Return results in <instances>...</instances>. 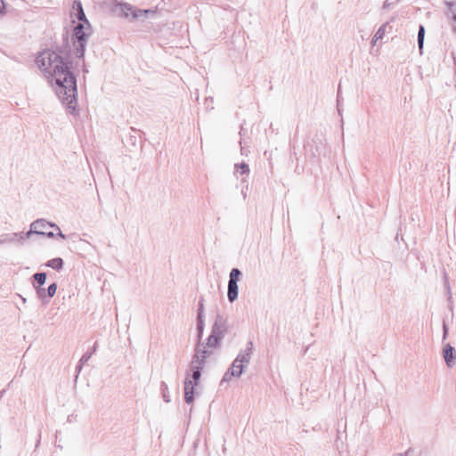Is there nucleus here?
Segmentation results:
<instances>
[{"instance_id":"nucleus-20","label":"nucleus","mask_w":456,"mask_h":456,"mask_svg":"<svg viewBox=\"0 0 456 456\" xmlns=\"http://www.w3.org/2000/svg\"><path fill=\"white\" fill-rule=\"evenodd\" d=\"M160 390H161L163 400L166 403H169L171 401L170 395H169V390H168L167 385L165 382H161Z\"/></svg>"},{"instance_id":"nucleus-11","label":"nucleus","mask_w":456,"mask_h":456,"mask_svg":"<svg viewBox=\"0 0 456 456\" xmlns=\"http://www.w3.org/2000/svg\"><path fill=\"white\" fill-rule=\"evenodd\" d=\"M447 6L446 15L452 20V29L456 34V0H445Z\"/></svg>"},{"instance_id":"nucleus-5","label":"nucleus","mask_w":456,"mask_h":456,"mask_svg":"<svg viewBox=\"0 0 456 456\" xmlns=\"http://www.w3.org/2000/svg\"><path fill=\"white\" fill-rule=\"evenodd\" d=\"M119 9L124 18H128L131 15L132 20H144L157 13L156 9H138L127 3L120 4Z\"/></svg>"},{"instance_id":"nucleus-23","label":"nucleus","mask_w":456,"mask_h":456,"mask_svg":"<svg viewBox=\"0 0 456 456\" xmlns=\"http://www.w3.org/2000/svg\"><path fill=\"white\" fill-rule=\"evenodd\" d=\"M57 288H58L57 283L56 282H53L46 289H47L46 295L49 296L50 299L53 298V296L55 295Z\"/></svg>"},{"instance_id":"nucleus-24","label":"nucleus","mask_w":456,"mask_h":456,"mask_svg":"<svg viewBox=\"0 0 456 456\" xmlns=\"http://www.w3.org/2000/svg\"><path fill=\"white\" fill-rule=\"evenodd\" d=\"M53 229L55 231H57V233L55 234V236L61 237V239H66V235L62 233L61 230L56 224H54Z\"/></svg>"},{"instance_id":"nucleus-19","label":"nucleus","mask_w":456,"mask_h":456,"mask_svg":"<svg viewBox=\"0 0 456 456\" xmlns=\"http://www.w3.org/2000/svg\"><path fill=\"white\" fill-rule=\"evenodd\" d=\"M235 171L240 173L241 175L249 173V167L247 163L241 162L240 164H235Z\"/></svg>"},{"instance_id":"nucleus-8","label":"nucleus","mask_w":456,"mask_h":456,"mask_svg":"<svg viewBox=\"0 0 456 456\" xmlns=\"http://www.w3.org/2000/svg\"><path fill=\"white\" fill-rule=\"evenodd\" d=\"M28 237L26 236V232H13V233H4L0 235V245L6 243H19L22 244Z\"/></svg>"},{"instance_id":"nucleus-15","label":"nucleus","mask_w":456,"mask_h":456,"mask_svg":"<svg viewBox=\"0 0 456 456\" xmlns=\"http://www.w3.org/2000/svg\"><path fill=\"white\" fill-rule=\"evenodd\" d=\"M425 34H426V30H425V27L420 24L419 26V29H418V37H417V41H418V47H419V53L422 54L423 53V46H424V39H425Z\"/></svg>"},{"instance_id":"nucleus-6","label":"nucleus","mask_w":456,"mask_h":456,"mask_svg":"<svg viewBox=\"0 0 456 456\" xmlns=\"http://www.w3.org/2000/svg\"><path fill=\"white\" fill-rule=\"evenodd\" d=\"M54 224V223L48 222L43 218L37 219L31 223L29 231L26 232V236L28 239H29L32 234H37L47 238H54L55 233L53 231H48L49 228H53Z\"/></svg>"},{"instance_id":"nucleus-3","label":"nucleus","mask_w":456,"mask_h":456,"mask_svg":"<svg viewBox=\"0 0 456 456\" xmlns=\"http://www.w3.org/2000/svg\"><path fill=\"white\" fill-rule=\"evenodd\" d=\"M70 17L72 18L73 23H75V20H77V23L73 28L71 35L74 54L77 59H84L92 27L86 16L80 1L76 0L73 2Z\"/></svg>"},{"instance_id":"nucleus-4","label":"nucleus","mask_w":456,"mask_h":456,"mask_svg":"<svg viewBox=\"0 0 456 456\" xmlns=\"http://www.w3.org/2000/svg\"><path fill=\"white\" fill-rule=\"evenodd\" d=\"M228 331L227 318L217 313L214 323L211 328L210 335L208 337L206 345L209 348H217L221 345V341Z\"/></svg>"},{"instance_id":"nucleus-22","label":"nucleus","mask_w":456,"mask_h":456,"mask_svg":"<svg viewBox=\"0 0 456 456\" xmlns=\"http://www.w3.org/2000/svg\"><path fill=\"white\" fill-rule=\"evenodd\" d=\"M388 25V22H386L384 24H382L379 29L377 30V32L374 34L375 35V37L376 39H382L386 34V28Z\"/></svg>"},{"instance_id":"nucleus-37","label":"nucleus","mask_w":456,"mask_h":456,"mask_svg":"<svg viewBox=\"0 0 456 456\" xmlns=\"http://www.w3.org/2000/svg\"><path fill=\"white\" fill-rule=\"evenodd\" d=\"M2 2V4H4V1L3 0H0ZM0 12H3V11L0 9Z\"/></svg>"},{"instance_id":"nucleus-27","label":"nucleus","mask_w":456,"mask_h":456,"mask_svg":"<svg viewBox=\"0 0 456 456\" xmlns=\"http://www.w3.org/2000/svg\"><path fill=\"white\" fill-rule=\"evenodd\" d=\"M444 286H445V288H446L447 293H448L449 295H451V287H450V284H449V281H448V278H447V276H446V275H445Z\"/></svg>"},{"instance_id":"nucleus-26","label":"nucleus","mask_w":456,"mask_h":456,"mask_svg":"<svg viewBox=\"0 0 456 456\" xmlns=\"http://www.w3.org/2000/svg\"><path fill=\"white\" fill-rule=\"evenodd\" d=\"M447 336H448V326L445 323V322H444V323H443V341L447 338Z\"/></svg>"},{"instance_id":"nucleus-30","label":"nucleus","mask_w":456,"mask_h":456,"mask_svg":"<svg viewBox=\"0 0 456 456\" xmlns=\"http://www.w3.org/2000/svg\"><path fill=\"white\" fill-rule=\"evenodd\" d=\"M379 40V39H376L375 35H374V36H373V37H372V39H371V45H376V43H377Z\"/></svg>"},{"instance_id":"nucleus-2","label":"nucleus","mask_w":456,"mask_h":456,"mask_svg":"<svg viewBox=\"0 0 456 456\" xmlns=\"http://www.w3.org/2000/svg\"><path fill=\"white\" fill-rule=\"evenodd\" d=\"M207 347L208 346L206 345V342H197L189 370L186 371L183 391L184 402L187 404H191L194 401L195 387L199 385L206 360L211 354V352Z\"/></svg>"},{"instance_id":"nucleus-35","label":"nucleus","mask_w":456,"mask_h":456,"mask_svg":"<svg viewBox=\"0 0 456 456\" xmlns=\"http://www.w3.org/2000/svg\"><path fill=\"white\" fill-rule=\"evenodd\" d=\"M340 88L338 89V96L339 95Z\"/></svg>"},{"instance_id":"nucleus-29","label":"nucleus","mask_w":456,"mask_h":456,"mask_svg":"<svg viewBox=\"0 0 456 456\" xmlns=\"http://www.w3.org/2000/svg\"><path fill=\"white\" fill-rule=\"evenodd\" d=\"M130 141H131V143H132L133 145H135V143H136V138H135V136H131V137H130Z\"/></svg>"},{"instance_id":"nucleus-17","label":"nucleus","mask_w":456,"mask_h":456,"mask_svg":"<svg viewBox=\"0 0 456 456\" xmlns=\"http://www.w3.org/2000/svg\"><path fill=\"white\" fill-rule=\"evenodd\" d=\"M37 297L41 300L43 305H47L50 302V297L46 295L47 289L45 288H39L35 289Z\"/></svg>"},{"instance_id":"nucleus-10","label":"nucleus","mask_w":456,"mask_h":456,"mask_svg":"<svg viewBox=\"0 0 456 456\" xmlns=\"http://www.w3.org/2000/svg\"><path fill=\"white\" fill-rule=\"evenodd\" d=\"M443 357L447 367L452 368L455 365L456 350L451 344H446L444 346Z\"/></svg>"},{"instance_id":"nucleus-13","label":"nucleus","mask_w":456,"mask_h":456,"mask_svg":"<svg viewBox=\"0 0 456 456\" xmlns=\"http://www.w3.org/2000/svg\"><path fill=\"white\" fill-rule=\"evenodd\" d=\"M245 365L240 362L235 363V360L232 362L231 367L229 368V373L233 376V378H240L244 371Z\"/></svg>"},{"instance_id":"nucleus-36","label":"nucleus","mask_w":456,"mask_h":456,"mask_svg":"<svg viewBox=\"0 0 456 456\" xmlns=\"http://www.w3.org/2000/svg\"><path fill=\"white\" fill-rule=\"evenodd\" d=\"M312 155H313V156H315V155H316V153H315L314 151H312Z\"/></svg>"},{"instance_id":"nucleus-7","label":"nucleus","mask_w":456,"mask_h":456,"mask_svg":"<svg viewBox=\"0 0 456 456\" xmlns=\"http://www.w3.org/2000/svg\"><path fill=\"white\" fill-rule=\"evenodd\" d=\"M242 275L239 268H232L229 274L227 297L230 303H233L238 299L239 287L238 282Z\"/></svg>"},{"instance_id":"nucleus-31","label":"nucleus","mask_w":456,"mask_h":456,"mask_svg":"<svg viewBox=\"0 0 456 456\" xmlns=\"http://www.w3.org/2000/svg\"><path fill=\"white\" fill-rule=\"evenodd\" d=\"M83 72H84V74L88 73V69H87V68L86 67L85 62L83 63Z\"/></svg>"},{"instance_id":"nucleus-21","label":"nucleus","mask_w":456,"mask_h":456,"mask_svg":"<svg viewBox=\"0 0 456 456\" xmlns=\"http://www.w3.org/2000/svg\"><path fill=\"white\" fill-rule=\"evenodd\" d=\"M205 299L203 297H200L199 305H198V310H197V317H205L204 311H205Z\"/></svg>"},{"instance_id":"nucleus-33","label":"nucleus","mask_w":456,"mask_h":456,"mask_svg":"<svg viewBox=\"0 0 456 456\" xmlns=\"http://www.w3.org/2000/svg\"><path fill=\"white\" fill-rule=\"evenodd\" d=\"M308 147H309L308 143L306 145H305V149L306 151H308Z\"/></svg>"},{"instance_id":"nucleus-16","label":"nucleus","mask_w":456,"mask_h":456,"mask_svg":"<svg viewBox=\"0 0 456 456\" xmlns=\"http://www.w3.org/2000/svg\"><path fill=\"white\" fill-rule=\"evenodd\" d=\"M63 265H64V262L61 257L53 258V259L47 261V263L45 264V265L47 267H51L56 271L62 269Z\"/></svg>"},{"instance_id":"nucleus-18","label":"nucleus","mask_w":456,"mask_h":456,"mask_svg":"<svg viewBox=\"0 0 456 456\" xmlns=\"http://www.w3.org/2000/svg\"><path fill=\"white\" fill-rule=\"evenodd\" d=\"M96 349H97V342L94 343V345L91 350H88L82 355V357L79 360L81 362V363H86V362H88L89 359L92 357V355L96 352Z\"/></svg>"},{"instance_id":"nucleus-14","label":"nucleus","mask_w":456,"mask_h":456,"mask_svg":"<svg viewBox=\"0 0 456 456\" xmlns=\"http://www.w3.org/2000/svg\"><path fill=\"white\" fill-rule=\"evenodd\" d=\"M205 317H196V330H197V340L201 342L203 332L205 329Z\"/></svg>"},{"instance_id":"nucleus-28","label":"nucleus","mask_w":456,"mask_h":456,"mask_svg":"<svg viewBox=\"0 0 456 456\" xmlns=\"http://www.w3.org/2000/svg\"><path fill=\"white\" fill-rule=\"evenodd\" d=\"M85 363H81L80 361H78L77 366H76V371H77V376L79 374V372L81 371L82 368H83V365Z\"/></svg>"},{"instance_id":"nucleus-1","label":"nucleus","mask_w":456,"mask_h":456,"mask_svg":"<svg viewBox=\"0 0 456 456\" xmlns=\"http://www.w3.org/2000/svg\"><path fill=\"white\" fill-rule=\"evenodd\" d=\"M66 46L56 51L46 49L36 58V63L45 76L52 77L54 91L67 110L74 114L77 107V77L72 71L71 50L68 36L64 38Z\"/></svg>"},{"instance_id":"nucleus-12","label":"nucleus","mask_w":456,"mask_h":456,"mask_svg":"<svg viewBox=\"0 0 456 456\" xmlns=\"http://www.w3.org/2000/svg\"><path fill=\"white\" fill-rule=\"evenodd\" d=\"M47 274L45 272H39L36 273L32 275L31 279V284L34 288V289L42 288L46 281Z\"/></svg>"},{"instance_id":"nucleus-9","label":"nucleus","mask_w":456,"mask_h":456,"mask_svg":"<svg viewBox=\"0 0 456 456\" xmlns=\"http://www.w3.org/2000/svg\"><path fill=\"white\" fill-rule=\"evenodd\" d=\"M253 349H254L253 342L248 341L247 343L246 348L244 350L240 351L238 354V355L236 356V358L234 359L235 363L240 362L241 364H244L245 366L247 364H248L250 362V359H251V355L253 354Z\"/></svg>"},{"instance_id":"nucleus-32","label":"nucleus","mask_w":456,"mask_h":456,"mask_svg":"<svg viewBox=\"0 0 456 456\" xmlns=\"http://www.w3.org/2000/svg\"><path fill=\"white\" fill-rule=\"evenodd\" d=\"M241 193H242V195H243V199H245V198H246V192L242 190V191H241Z\"/></svg>"},{"instance_id":"nucleus-34","label":"nucleus","mask_w":456,"mask_h":456,"mask_svg":"<svg viewBox=\"0 0 456 456\" xmlns=\"http://www.w3.org/2000/svg\"><path fill=\"white\" fill-rule=\"evenodd\" d=\"M21 299H22V301H23L24 303L26 302V298H25V297H21Z\"/></svg>"},{"instance_id":"nucleus-25","label":"nucleus","mask_w":456,"mask_h":456,"mask_svg":"<svg viewBox=\"0 0 456 456\" xmlns=\"http://www.w3.org/2000/svg\"><path fill=\"white\" fill-rule=\"evenodd\" d=\"M232 377L233 376L229 373V369H228L221 380V384H223L224 382H228Z\"/></svg>"}]
</instances>
